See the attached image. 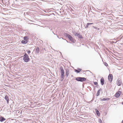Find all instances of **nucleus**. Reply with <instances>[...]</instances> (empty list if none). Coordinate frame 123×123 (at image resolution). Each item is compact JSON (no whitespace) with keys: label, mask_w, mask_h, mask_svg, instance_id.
Instances as JSON below:
<instances>
[{"label":"nucleus","mask_w":123,"mask_h":123,"mask_svg":"<svg viewBox=\"0 0 123 123\" xmlns=\"http://www.w3.org/2000/svg\"><path fill=\"white\" fill-rule=\"evenodd\" d=\"M23 60L24 61L26 62H28L30 60L29 56L27 54L25 53L24 55Z\"/></svg>","instance_id":"nucleus-1"},{"label":"nucleus","mask_w":123,"mask_h":123,"mask_svg":"<svg viewBox=\"0 0 123 123\" xmlns=\"http://www.w3.org/2000/svg\"><path fill=\"white\" fill-rule=\"evenodd\" d=\"M60 70L61 73V79H62V81L64 79V70L63 67L61 66L60 68Z\"/></svg>","instance_id":"nucleus-2"},{"label":"nucleus","mask_w":123,"mask_h":123,"mask_svg":"<svg viewBox=\"0 0 123 123\" xmlns=\"http://www.w3.org/2000/svg\"><path fill=\"white\" fill-rule=\"evenodd\" d=\"M76 80L78 81L83 82L86 80V79L85 77H77L76 79Z\"/></svg>","instance_id":"nucleus-3"},{"label":"nucleus","mask_w":123,"mask_h":123,"mask_svg":"<svg viewBox=\"0 0 123 123\" xmlns=\"http://www.w3.org/2000/svg\"><path fill=\"white\" fill-rule=\"evenodd\" d=\"M108 79L109 81H110V82H111L113 80V77L112 74H109L108 76Z\"/></svg>","instance_id":"nucleus-4"},{"label":"nucleus","mask_w":123,"mask_h":123,"mask_svg":"<svg viewBox=\"0 0 123 123\" xmlns=\"http://www.w3.org/2000/svg\"><path fill=\"white\" fill-rule=\"evenodd\" d=\"M121 93V92L120 91L117 92L115 95V97L117 98L119 97Z\"/></svg>","instance_id":"nucleus-5"},{"label":"nucleus","mask_w":123,"mask_h":123,"mask_svg":"<svg viewBox=\"0 0 123 123\" xmlns=\"http://www.w3.org/2000/svg\"><path fill=\"white\" fill-rule=\"evenodd\" d=\"M69 72V69L68 68L65 71L66 75L67 77H68V76Z\"/></svg>","instance_id":"nucleus-6"},{"label":"nucleus","mask_w":123,"mask_h":123,"mask_svg":"<svg viewBox=\"0 0 123 123\" xmlns=\"http://www.w3.org/2000/svg\"><path fill=\"white\" fill-rule=\"evenodd\" d=\"M100 81L101 84L102 85H103L104 84L105 80L103 77L101 78Z\"/></svg>","instance_id":"nucleus-7"},{"label":"nucleus","mask_w":123,"mask_h":123,"mask_svg":"<svg viewBox=\"0 0 123 123\" xmlns=\"http://www.w3.org/2000/svg\"><path fill=\"white\" fill-rule=\"evenodd\" d=\"M122 82L120 80H118L117 81V84L118 86H121V85Z\"/></svg>","instance_id":"nucleus-8"},{"label":"nucleus","mask_w":123,"mask_h":123,"mask_svg":"<svg viewBox=\"0 0 123 123\" xmlns=\"http://www.w3.org/2000/svg\"><path fill=\"white\" fill-rule=\"evenodd\" d=\"M5 99L6 101L7 104H8L9 101V98L8 97L7 95H6L5 96Z\"/></svg>","instance_id":"nucleus-9"},{"label":"nucleus","mask_w":123,"mask_h":123,"mask_svg":"<svg viewBox=\"0 0 123 123\" xmlns=\"http://www.w3.org/2000/svg\"><path fill=\"white\" fill-rule=\"evenodd\" d=\"M68 38L71 41V42H73V43L75 42L74 40V38L71 36L69 38Z\"/></svg>","instance_id":"nucleus-10"},{"label":"nucleus","mask_w":123,"mask_h":123,"mask_svg":"<svg viewBox=\"0 0 123 123\" xmlns=\"http://www.w3.org/2000/svg\"><path fill=\"white\" fill-rule=\"evenodd\" d=\"M74 70L75 72L78 73L81 70V69L80 68H78V69H75Z\"/></svg>","instance_id":"nucleus-11"},{"label":"nucleus","mask_w":123,"mask_h":123,"mask_svg":"<svg viewBox=\"0 0 123 123\" xmlns=\"http://www.w3.org/2000/svg\"><path fill=\"white\" fill-rule=\"evenodd\" d=\"M6 119L4 117H0V121L1 122H2L5 120Z\"/></svg>","instance_id":"nucleus-12"},{"label":"nucleus","mask_w":123,"mask_h":123,"mask_svg":"<svg viewBox=\"0 0 123 123\" xmlns=\"http://www.w3.org/2000/svg\"><path fill=\"white\" fill-rule=\"evenodd\" d=\"M39 49L38 47H37L36 49V53H39Z\"/></svg>","instance_id":"nucleus-13"},{"label":"nucleus","mask_w":123,"mask_h":123,"mask_svg":"<svg viewBox=\"0 0 123 123\" xmlns=\"http://www.w3.org/2000/svg\"><path fill=\"white\" fill-rule=\"evenodd\" d=\"M64 35L67 37L69 38L71 36V35L67 33H65Z\"/></svg>","instance_id":"nucleus-14"},{"label":"nucleus","mask_w":123,"mask_h":123,"mask_svg":"<svg viewBox=\"0 0 123 123\" xmlns=\"http://www.w3.org/2000/svg\"><path fill=\"white\" fill-rule=\"evenodd\" d=\"M110 99V98H104L103 99H101V101H107L108 100Z\"/></svg>","instance_id":"nucleus-15"},{"label":"nucleus","mask_w":123,"mask_h":123,"mask_svg":"<svg viewBox=\"0 0 123 123\" xmlns=\"http://www.w3.org/2000/svg\"><path fill=\"white\" fill-rule=\"evenodd\" d=\"M77 36L81 38H83V37L80 34L78 33L77 35Z\"/></svg>","instance_id":"nucleus-16"},{"label":"nucleus","mask_w":123,"mask_h":123,"mask_svg":"<svg viewBox=\"0 0 123 123\" xmlns=\"http://www.w3.org/2000/svg\"><path fill=\"white\" fill-rule=\"evenodd\" d=\"M100 91V90H99L97 91V93L96 94V96H98L99 95Z\"/></svg>","instance_id":"nucleus-17"},{"label":"nucleus","mask_w":123,"mask_h":123,"mask_svg":"<svg viewBox=\"0 0 123 123\" xmlns=\"http://www.w3.org/2000/svg\"><path fill=\"white\" fill-rule=\"evenodd\" d=\"M21 43L23 44L26 43H27V42L26 40H22L21 42Z\"/></svg>","instance_id":"nucleus-18"},{"label":"nucleus","mask_w":123,"mask_h":123,"mask_svg":"<svg viewBox=\"0 0 123 123\" xmlns=\"http://www.w3.org/2000/svg\"><path fill=\"white\" fill-rule=\"evenodd\" d=\"M96 113L97 114V115L98 116H99L100 115L99 112V111L98 110H97L96 111Z\"/></svg>","instance_id":"nucleus-19"},{"label":"nucleus","mask_w":123,"mask_h":123,"mask_svg":"<svg viewBox=\"0 0 123 123\" xmlns=\"http://www.w3.org/2000/svg\"><path fill=\"white\" fill-rule=\"evenodd\" d=\"M78 33H76V32H75L74 33V35L75 36H77V35H78Z\"/></svg>","instance_id":"nucleus-20"},{"label":"nucleus","mask_w":123,"mask_h":123,"mask_svg":"<svg viewBox=\"0 0 123 123\" xmlns=\"http://www.w3.org/2000/svg\"><path fill=\"white\" fill-rule=\"evenodd\" d=\"M28 37L26 36H25L24 37V39L25 40H26L27 39Z\"/></svg>","instance_id":"nucleus-21"},{"label":"nucleus","mask_w":123,"mask_h":123,"mask_svg":"<svg viewBox=\"0 0 123 123\" xmlns=\"http://www.w3.org/2000/svg\"><path fill=\"white\" fill-rule=\"evenodd\" d=\"M87 25H88V26L89 25H91L93 24V23H87Z\"/></svg>","instance_id":"nucleus-22"},{"label":"nucleus","mask_w":123,"mask_h":123,"mask_svg":"<svg viewBox=\"0 0 123 123\" xmlns=\"http://www.w3.org/2000/svg\"><path fill=\"white\" fill-rule=\"evenodd\" d=\"M56 35L57 36V37L59 39H61V38H62V39H63V37H59V36H57V35Z\"/></svg>","instance_id":"nucleus-23"},{"label":"nucleus","mask_w":123,"mask_h":123,"mask_svg":"<svg viewBox=\"0 0 123 123\" xmlns=\"http://www.w3.org/2000/svg\"><path fill=\"white\" fill-rule=\"evenodd\" d=\"M94 84L95 85H97L98 84V83L97 82H94Z\"/></svg>","instance_id":"nucleus-24"},{"label":"nucleus","mask_w":123,"mask_h":123,"mask_svg":"<svg viewBox=\"0 0 123 123\" xmlns=\"http://www.w3.org/2000/svg\"><path fill=\"white\" fill-rule=\"evenodd\" d=\"M99 121L100 123H102V120H101V119H99Z\"/></svg>","instance_id":"nucleus-25"},{"label":"nucleus","mask_w":123,"mask_h":123,"mask_svg":"<svg viewBox=\"0 0 123 123\" xmlns=\"http://www.w3.org/2000/svg\"><path fill=\"white\" fill-rule=\"evenodd\" d=\"M105 65L106 66H107L108 65V64L106 62L105 63Z\"/></svg>","instance_id":"nucleus-26"},{"label":"nucleus","mask_w":123,"mask_h":123,"mask_svg":"<svg viewBox=\"0 0 123 123\" xmlns=\"http://www.w3.org/2000/svg\"><path fill=\"white\" fill-rule=\"evenodd\" d=\"M88 25H87V24L86 26L85 27V28H88Z\"/></svg>","instance_id":"nucleus-27"},{"label":"nucleus","mask_w":123,"mask_h":123,"mask_svg":"<svg viewBox=\"0 0 123 123\" xmlns=\"http://www.w3.org/2000/svg\"><path fill=\"white\" fill-rule=\"evenodd\" d=\"M93 27L95 29H98V31L99 30V28H98L97 27H96L94 26H93Z\"/></svg>","instance_id":"nucleus-28"},{"label":"nucleus","mask_w":123,"mask_h":123,"mask_svg":"<svg viewBox=\"0 0 123 123\" xmlns=\"http://www.w3.org/2000/svg\"><path fill=\"white\" fill-rule=\"evenodd\" d=\"M31 53V51L30 50H29L27 52V53L28 54H29Z\"/></svg>","instance_id":"nucleus-29"},{"label":"nucleus","mask_w":123,"mask_h":123,"mask_svg":"<svg viewBox=\"0 0 123 123\" xmlns=\"http://www.w3.org/2000/svg\"><path fill=\"white\" fill-rule=\"evenodd\" d=\"M52 29H50L51 31H52Z\"/></svg>","instance_id":"nucleus-30"},{"label":"nucleus","mask_w":123,"mask_h":123,"mask_svg":"<svg viewBox=\"0 0 123 123\" xmlns=\"http://www.w3.org/2000/svg\"><path fill=\"white\" fill-rule=\"evenodd\" d=\"M53 34H54V35H56V34H55L54 33Z\"/></svg>","instance_id":"nucleus-31"},{"label":"nucleus","mask_w":123,"mask_h":123,"mask_svg":"<svg viewBox=\"0 0 123 123\" xmlns=\"http://www.w3.org/2000/svg\"><path fill=\"white\" fill-rule=\"evenodd\" d=\"M122 104L123 105V102H122Z\"/></svg>","instance_id":"nucleus-32"},{"label":"nucleus","mask_w":123,"mask_h":123,"mask_svg":"<svg viewBox=\"0 0 123 123\" xmlns=\"http://www.w3.org/2000/svg\"><path fill=\"white\" fill-rule=\"evenodd\" d=\"M122 123H123V120L122 121Z\"/></svg>","instance_id":"nucleus-33"},{"label":"nucleus","mask_w":123,"mask_h":123,"mask_svg":"<svg viewBox=\"0 0 123 123\" xmlns=\"http://www.w3.org/2000/svg\"><path fill=\"white\" fill-rule=\"evenodd\" d=\"M52 32H53V33H54V32H53V31H52Z\"/></svg>","instance_id":"nucleus-34"}]
</instances>
